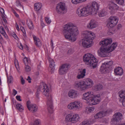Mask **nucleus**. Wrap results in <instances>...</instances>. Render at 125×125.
I'll list each match as a JSON object with an SVG mask.
<instances>
[{"label":"nucleus","instance_id":"bb28decb","mask_svg":"<svg viewBox=\"0 0 125 125\" xmlns=\"http://www.w3.org/2000/svg\"><path fill=\"white\" fill-rule=\"evenodd\" d=\"M103 88V86L101 84L98 83L95 85L93 87V89L95 91L101 90Z\"/></svg>","mask_w":125,"mask_h":125},{"label":"nucleus","instance_id":"a211bd4d","mask_svg":"<svg viewBox=\"0 0 125 125\" xmlns=\"http://www.w3.org/2000/svg\"><path fill=\"white\" fill-rule=\"evenodd\" d=\"M112 42V40L111 39H107L100 42V43L101 45L102 44V45L103 47L107 46L109 47Z\"/></svg>","mask_w":125,"mask_h":125},{"label":"nucleus","instance_id":"2eb2a0df","mask_svg":"<svg viewBox=\"0 0 125 125\" xmlns=\"http://www.w3.org/2000/svg\"><path fill=\"white\" fill-rule=\"evenodd\" d=\"M84 90L86 88L91 87L93 85L94 83L92 80L90 79H87L85 81H83Z\"/></svg>","mask_w":125,"mask_h":125},{"label":"nucleus","instance_id":"5701e85b","mask_svg":"<svg viewBox=\"0 0 125 125\" xmlns=\"http://www.w3.org/2000/svg\"><path fill=\"white\" fill-rule=\"evenodd\" d=\"M84 85L83 81L76 82L75 83V85L76 87L81 88L83 90H84Z\"/></svg>","mask_w":125,"mask_h":125},{"label":"nucleus","instance_id":"dca6fc26","mask_svg":"<svg viewBox=\"0 0 125 125\" xmlns=\"http://www.w3.org/2000/svg\"><path fill=\"white\" fill-rule=\"evenodd\" d=\"M112 121L115 123L118 122L122 118V115L121 113L120 112L115 113L113 115Z\"/></svg>","mask_w":125,"mask_h":125},{"label":"nucleus","instance_id":"f3484780","mask_svg":"<svg viewBox=\"0 0 125 125\" xmlns=\"http://www.w3.org/2000/svg\"><path fill=\"white\" fill-rule=\"evenodd\" d=\"M48 60L50 63V72L51 73H53V72L55 69L54 67L55 65V62L54 60L49 56L48 57Z\"/></svg>","mask_w":125,"mask_h":125},{"label":"nucleus","instance_id":"c03bdc74","mask_svg":"<svg viewBox=\"0 0 125 125\" xmlns=\"http://www.w3.org/2000/svg\"><path fill=\"white\" fill-rule=\"evenodd\" d=\"M45 20L46 22L48 24H49L51 22V21L49 18L46 17L45 18Z\"/></svg>","mask_w":125,"mask_h":125},{"label":"nucleus","instance_id":"69168bd1","mask_svg":"<svg viewBox=\"0 0 125 125\" xmlns=\"http://www.w3.org/2000/svg\"><path fill=\"white\" fill-rule=\"evenodd\" d=\"M14 14L16 17H19V16L18 15V14L15 12H14Z\"/></svg>","mask_w":125,"mask_h":125},{"label":"nucleus","instance_id":"6e6d98bb","mask_svg":"<svg viewBox=\"0 0 125 125\" xmlns=\"http://www.w3.org/2000/svg\"><path fill=\"white\" fill-rule=\"evenodd\" d=\"M39 124V122L38 120H36L34 122V125H38Z\"/></svg>","mask_w":125,"mask_h":125},{"label":"nucleus","instance_id":"09e8293b","mask_svg":"<svg viewBox=\"0 0 125 125\" xmlns=\"http://www.w3.org/2000/svg\"><path fill=\"white\" fill-rule=\"evenodd\" d=\"M20 29L22 31L23 33L25 34L26 32L24 30V29L23 27L21 26L20 27Z\"/></svg>","mask_w":125,"mask_h":125},{"label":"nucleus","instance_id":"1a4fd4ad","mask_svg":"<svg viewBox=\"0 0 125 125\" xmlns=\"http://www.w3.org/2000/svg\"><path fill=\"white\" fill-rule=\"evenodd\" d=\"M69 68V65L68 64H62L59 67V73L62 75L66 74Z\"/></svg>","mask_w":125,"mask_h":125},{"label":"nucleus","instance_id":"423d86ee","mask_svg":"<svg viewBox=\"0 0 125 125\" xmlns=\"http://www.w3.org/2000/svg\"><path fill=\"white\" fill-rule=\"evenodd\" d=\"M79 117L77 114H69L66 117L65 121L67 125L68 122L73 123H76L79 120Z\"/></svg>","mask_w":125,"mask_h":125},{"label":"nucleus","instance_id":"ddd939ff","mask_svg":"<svg viewBox=\"0 0 125 125\" xmlns=\"http://www.w3.org/2000/svg\"><path fill=\"white\" fill-rule=\"evenodd\" d=\"M94 97L93 93L91 92H88L85 93L83 94V99L88 101V102L90 104V101H91L92 98Z\"/></svg>","mask_w":125,"mask_h":125},{"label":"nucleus","instance_id":"7ed1b4c3","mask_svg":"<svg viewBox=\"0 0 125 125\" xmlns=\"http://www.w3.org/2000/svg\"><path fill=\"white\" fill-rule=\"evenodd\" d=\"M98 9L99 6L98 4L95 2H93L92 5L89 7L78 8L76 13L79 17L86 16L88 13L94 15L97 13Z\"/></svg>","mask_w":125,"mask_h":125},{"label":"nucleus","instance_id":"0eeeda50","mask_svg":"<svg viewBox=\"0 0 125 125\" xmlns=\"http://www.w3.org/2000/svg\"><path fill=\"white\" fill-rule=\"evenodd\" d=\"M82 106V103L80 101H76L69 104L68 106V107L70 110H79L81 109Z\"/></svg>","mask_w":125,"mask_h":125},{"label":"nucleus","instance_id":"338daca9","mask_svg":"<svg viewBox=\"0 0 125 125\" xmlns=\"http://www.w3.org/2000/svg\"><path fill=\"white\" fill-rule=\"evenodd\" d=\"M13 37L16 39V38H17V35L15 34L13 35Z\"/></svg>","mask_w":125,"mask_h":125},{"label":"nucleus","instance_id":"13d9d810","mask_svg":"<svg viewBox=\"0 0 125 125\" xmlns=\"http://www.w3.org/2000/svg\"><path fill=\"white\" fill-rule=\"evenodd\" d=\"M113 7H114L115 8V9H117L118 8V7L117 5L115 4H113Z\"/></svg>","mask_w":125,"mask_h":125},{"label":"nucleus","instance_id":"052dcab7","mask_svg":"<svg viewBox=\"0 0 125 125\" xmlns=\"http://www.w3.org/2000/svg\"><path fill=\"white\" fill-rule=\"evenodd\" d=\"M16 28L17 30L18 31H19V30L20 29H19V27L18 25L17 24V23H16Z\"/></svg>","mask_w":125,"mask_h":125},{"label":"nucleus","instance_id":"f257e3e1","mask_svg":"<svg viewBox=\"0 0 125 125\" xmlns=\"http://www.w3.org/2000/svg\"><path fill=\"white\" fill-rule=\"evenodd\" d=\"M42 85H40L37 90L36 96L39 98V94L41 91H43V94L47 97V109L49 113L52 114L54 112L52 96L50 93L49 88L47 85L42 82Z\"/></svg>","mask_w":125,"mask_h":125},{"label":"nucleus","instance_id":"a878e982","mask_svg":"<svg viewBox=\"0 0 125 125\" xmlns=\"http://www.w3.org/2000/svg\"><path fill=\"white\" fill-rule=\"evenodd\" d=\"M105 116L104 111H100L97 113L94 116L95 119H97L99 118H101Z\"/></svg>","mask_w":125,"mask_h":125},{"label":"nucleus","instance_id":"c85d7f7f","mask_svg":"<svg viewBox=\"0 0 125 125\" xmlns=\"http://www.w3.org/2000/svg\"><path fill=\"white\" fill-rule=\"evenodd\" d=\"M42 7V4L40 3H37L34 5V8L35 10L38 11Z\"/></svg>","mask_w":125,"mask_h":125},{"label":"nucleus","instance_id":"49530a36","mask_svg":"<svg viewBox=\"0 0 125 125\" xmlns=\"http://www.w3.org/2000/svg\"><path fill=\"white\" fill-rule=\"evenodd\" d=\"M21 83L23 85L25 83V81L23 79L22 77V76H21Z\"/></svg>","mask_w":125,"mask_h":125},{"label":"nucleus","instance_id":"6ab92c4d","mask_svg":"<svg viewBox=\"0 0 125 125\" xmlns=\"http://www.w3.org/2000/svg\"><path fill=\"white\" fill-rule=\"evenodd\" d=\"M68 95L71 98H75L78 96V94L76 91L72 90L69 92Z\"/></svg>","mask_w":125,"mask_h":125},{"label":"nucleus","instance_id":"864d4df0","mask_svg":"<svg viewBox=\"0 0 125 125\" xmlns=\"http://www.w3.org/2000/svg\"><path fill=\"white\" fill-rule=\"evenodd\" d=\"M122 105L124 106H125V98H123L122 102Z\"/></svg>","mask_w":125,"mask_h":125},{"label":"nucleus","instance_id":"0e129e2a","mask_svg":"<svg viewBox=\"0 0 125 125\" xmlns=\"http://www.w3.org/2000/svg\"><path fill=\"white\" fill-rule=\"evenodd\" d=\"M20 46L19 47V48L21 50H22L23 49V47L22 45H21V43H20Z\"/></svg>","mask_w":125,"mask_h":125},{"label":"nucleus","instance_id":"39448f33","mask_svg":"<svg viewBox=\"0 0 125 125\" xmlns=\"http://www.w3.org/2000/svg\"><path fill=\"white\" fill-rule=\"evenodd\" d=\"M83 58L84 62L87 63V64H89L93 69L96 67L98 61L92 54L88 53L85 54Z\"/></svg>","mask_w":125,"mask_h":125},{"label":"nucleus","instance_id":"4d7b16f0","mask_svg":"<svg viewBox=\"0 0 125 125\" xmlns=\"http://www.w3.org/2000/svg\"><path fill=\"white\" fill-rule=\"evenodd\" d=\"M109 8L110 10H115V8L114 7H113V6H110Z\"/></svg>","mask_w":125,"mask_h":125},{"label":"nucleus","instance_id":"8fccbe9b","mask_svg":"<svg viewBox=\"0 0 125 125\" xmlns=\"http://www.w3.org/2000/svg\"><path fill=\"white\" fill-rule=\"evenodd\" d=\"M13 93L12 94L14 95H15L17 93V91L13 89Z\"/></svg>","mask_w":125,"mask_h":125},{"label":"nucleus","instance_id":"e2e57ef3","mask_svg":"<svg viewBox=\"0 0 125 125\" xmlns=\"http://www.w3.org/2000/svg\"><path fill=\"white\" fill-rule=\"evenodd\" d=\"M2 18L5 23H7V21L6 20V19L4 17H2Z\"/></svg>","mask_w":125,"mask_h":125},{"label":"nucleus","instance_id":"a19ab883","mask_svg":"<svg viewBox=\"0 0 125 125\" xmlns=\"http://www.w3.org/2000/svg\"><path fill=\"white\" fill-rule=\"evenodd\" d=\"M23 61L25 65H28L29 61L27 58L25 57Z\"/></svg>","mask_w":125,"mask_h":125},{"label":"nucleus","instance_id":"ea45409f","mask_svg":"<svg viewBox=\"0 0 125 125\" xmlns=\"http://www.w3.org/2000/svg\"><path fill=\"white\" fill-rule=\"evenodd\" d=\"M105 115H106L111 114L112 112V110L111 109H108L104 111Z\"/></svg>","mask_w":125,"mask_h":125},{"label":"nucleus","instance_id":"c9c22d12","mask_svg":"<svg viewBox=\"0 0 125 125\" xmlns=\"http://www.w3.org/2000/svg\"><path fill=\"white\" fill-rule=\"evenodd\" d=\"M119 96L121 98H124L125 97V91L122 90L119 92Z\"/></svg>","mask_w":125,"mask_h":125},{"label":"nucleus","instance_id":"f8f14e48","mask_svg":"<svg viewBox=\"0 0 125 125\" xmlns=\"http://www.w3.org/2000/svg\"><path fill=\"white\" fill-rule=\"evenodd\" d=\"M27 105L29 110L32 113L36 112L37 109V106L35 104H31L30 101H28L27 102Z\"/></svg>","mask_w":125,"mask_h":125},{"label":"nucleus","instance_id":"603ef678","mask_svg":"<svg viewBox=\"0 0 125 125\" xmlns=\"http://www.w3.org/2000/svg\"><path fill=\"white\" fill-rule=\"evenodd\" d=\"M0 11L2 14H4V10L2 8H0Z\"/></svg>","mask_w":125,"mask_h":125},{"label":"nucleus","instance_id":"3c124183","mask_svg":"<svg viewBox=\"0 0 125 125\" xmlns=\"http://www.w3.org/2000/svg\"><path fill=\"white\" fill-rule=\"evenodd\" d=\"M31 79L30 78V76H28V78L27 79V80L28 81V82L29 83H31Z\"/></svg>","mask_w":125,"mask_h":125},{"label":"nucleus","instance_id":"de8ad7c7","mask_svg":"<svg viewBox=\"0 0 125 125\" xmlns=\"http://www.w3.org/2000/svg\"><path fill=\"white\" fill-rule=\"evenodd\" d=\"M16 98L17 100L21 101V96L19 95H17L16 96Z\"/></svg>","mask_w":125,"mask_h":125},{"label":"nucleus","instance_id":"4468645a","mask_svg":"<svg viewBox=\"0 0 125 125\" xmlns=\"http://www.w3.org/2000/svg\"><path fill=\"white\" fill-rule=\"evenodd\" d=\"M92 99L90 101V104L92 105H95L100 102L101 101L100 96L98 94L93 97Z\"/></svg>","mask_w":125,"mask_h":125},{"label":"nucleus","instance_id":"680f3d73","mask_svg":"<svg viewBox=\"0 0 125 125\" xmlns=\"http://www.w3.org/2000/svg\"><path fill=\"white\" fill-rule=\"evenodd\" d=\"M122 27V25H121L120 24H119L118 25V26L117 27V28L118 29H119L120 28H121Z\"/></svg>","mask_w":125,"mask_h":125},{"label":"nucleus","instance_id":"e433bc0d","mask_svg":"<svg viewBox=\"0 0 125 125\" xmlns=\"http://www.w3.org/2000/svg\"><path fill=\"white\" fill-rule=\"evenodd\" d=\"M106 12L104 10H103L99 12L98 15L100 17L104 16L106 15Z\"/></svg>","mask_w":125,"mask_h":125},{"label":"nucleus","instance_id":"9d476101","mask_svg":"<svg viewBox=\"0 0 125 125\" xmlns=\"http://www.w3.org/2000/svg\"><path fill=\"white\" fill-rule=\"evenodd\" d=\"M110 52L108 49L102 47L100 48L99 51H98V54L100 56L105 57L108 56Z\"/></svg>","mask_w":125,"mask_h":125},{"label":"nucleus","instance_id":"79ce46f5","mask_svg":"<svg viewBox=\"0 0 125 125\" xmlns=\"http://www.w3.org/2000/svg\"><path fill=\"white\" fill-rule=\"evenodd\" d=\"M90 123L88 120L84 121L81 123V125H89Z\"/></svg>","mask_w":125,"mask_h":125},{"label":"nucleus","instance_id":"4c0bfd02","mask_svg":"<svg viewBox=\"0 0 125 125\" xmlns=\"http://www.w3.org/2000/svg\"><path fill=\"white\" fill-rule=\"evenodd\" d=\"M14 63L18 72H19V64L17 60L15 59L14 61Z\"/></svg>","mask_w":125,"mask_h":125},{"label":"nucleus","instance_id":"58836bf2","mask_svg":"<svg viewBox=\"0 0 125 125\" xmlns=\"http://www.w3.org/2000/svg\"><path fill=\"white\" fill-rule=\"evenodd\" d=\"M0 32L3 35H5L6 32L2 26L0 27Z\"/></svg>","mask_w":125,"mask_h":125},{"label":"nucleus","instance_id":"aec40b11","mask_svg":"<svg viewBox=\"0 0 125 125\" xmlns=\"http://www.w3.org/2000/svg\"><path fill=\"white\" fill-rule=\"evenodd\" d=\"M110 70L105 64L103 63L100 67V71L102 73L105 74L108 73Z\"/></svg>","mask_w":125,"mask_h":125},{"label":"nucleus","instance_id":"a18cd8bd","mask_svg":"<svg viewBox=\"0 0 125 125\" xmlns=\"http://www.w3.org/2000/svg\"><path fill=\"white\" fill-rule=\"evenodd\" d=\"M117 3L120 5H122L124 3L123 0H116Z\"/></svg>","mask_w":125,"mask_h":125},{"label":"nucleus","instance_id":"bf43d9fd","mask_svg":"<svg viewBox=\"0 0 125 125\" xmlns=\"http://www.w3.org/2000/svg\"><path fill=\"white\" fill-rule=\"evenodd\" d=\"M51 47H52V49H53L54 48V47L53 46V41L52 40H51Z\"/></svg>","mask_w":125,"mask_h":125},{"label":"nucleus","instance_id":"cd10ccee","mask_svg":"<svg viewBox=\"0 0 125 125\" xmlns=\"http://www.w3.org/2000/svg\"><path fill=\"white\" fill-rule=\"evenodd\" d=\"M27 24L30 30H33L34 29L32 22L30 20H27Z\"/></svg>","mask_w":125,"mask_h":125},{"label":"nucleus","instance_id":"5fc2aeb1","mask_svg":"<svg viewBox=\"0 0 125 125\" xmlns=\"http://www.w3.org/2000/svg\"><path fill=\"white\" fill-rule=\"evenodd\" d=\"M16 3L17 6H19L21 5L19 1L17 0Z\"/></svg>","mask_w":125,"mask_h":125},{"label":"nucleus","instance_id":"c756f323","mask_svg":"<svg viewBox=\"0 0 125 125\" xmlns=\"http://www.w3.org/2000/svg\"><path fill=\"white\" fill-rule=\"evenodd\" d=\"M117 46V45L116 43H113L111 46L108 48V50L110 52L114 50Z\"/></svg>","mask_w":125,"mask_h":125},{"label":"nucleus","instance_id":"72a5a7b5","mask_svg":"<svg viewBox=\"0 0 125 125\" xmlns=\"http://www.w3.org/2000/svg\"><path fill=\"white\" fill-rule=\"evenodd\" d=\"M7 78V82L8 83H11L13 82V79L12 77L11 76H10L9 77L8 76V74L7 73H6Z\"/></svg>","mask_w":125,"mask_h":125},{"label":"nucleus","instance_id":"20e7f679","mask_svg":"<svg viewBox=\"0 0 125 125\" xmlns=\"http://www.w3.org/2000/svg\"><path fill=\"white\" fill-rule=\"evenodd\" d=\"M83 35L84 38L82 40V46L85 48L90 47L94 39V34L91 32L85 31L83 32Z\"/></svg>","mask_w":125,"mask_h":125},{"label":"nucleus","instance_id":"2f4dec72","mask_svg":"<svg viewBox=\"0 0 125 125\" xmlns=\"http://www.w3.org/2000/svg\"><path fill=\"white\" fill-rule=\"evenodd\" d=\"M94 109L95 108L94 107H87L86 109V112L87 113L91 112L94 111Z\"/></svg>","mask_w":125,"mask_h":125},{"label":"nucleus","instance_id":"b1692460","mask_svg":"<svg viewBox=\"0 0 125 125\" xmlns=\"http://www.w3.org/2000/svg\"><path fill=\"white\" fill-rule=\"evenodd\" d=\"M86 73V69H83L82 71H80L77 76L78 79H80L83 78L85 75Z\"/></svg>","mask_w":125,"mask_h":125},{"label":"nucleus","instance_id":"412c9836","mask_svg":"<svg viewBox=\"0 0 125 125\" xmlns=\"http://www.w3.org/2000/svg\"><path fill=\"white\" fill-rule=\"evenodd\" d=\"M33 36L35 43L36 46L38 47L41 46L42 43L39 39L34 35H33Z\"/></svg>","mask_w":125,"mask_h":125},{"label":"nucleus","instance_id":"9b49d317","mask_svg":"<svg viewBox=\"0 0 125 125\" xmlns=\"http://www.w3.org/2000/svg\"><path fill=\"white\" fill-rule=\"evenodd\" d=\"M118 21V20L116 17H111L109 18V21L107 24V25L110 28H112L116 25Z\"/></svg>","mask_w":125,"mask_h":125},{"label":"nucleus","instance_id":"774afa93","mask_svg":"<svg viewBox=\"0 0 125 125\" xmlns=\"http://www.w3.org/2000/svg\"><path fill=\"white\" fill-rule=\"evenodd\" d=\"M41 25L43 27L45 26V25L43 23V22H42L41 23Z\"/></svg>","mask_w":125,"mask_h":125},{"label":"nucleus","instance_id":"4be33fe9","mask_svg":"<svg viewBox=\"0 0 125 125\" xmlns=\"http://www.w3.org/2000/svg\"><path fill=\"white\" fill-rule=\"evenodd\" d=\"M97 26V24L93 20L91 21L87 25L88 28L90 29H92L96 27Z\"/></svg>","mask_w":125,"mask_h":125},{"label":"nucleus","instance_id":"7c9ffc66","mask_svg":"<svg viewBox=\"0 0 125 125\" xmlns=\"http://www.w3.org/2000/svg\"><path fill=\"white\" fill-rule=\"evenodd\" d=\"M105 64L106 67H107L109 68L111 70V66L113 64V61H110L107 62H105L104 63Z\"/></svg>","mask_w":125,"mask_h":125},{"label":"nucleus","instance_id":"37998d69","mask_svg":"<svg viewBox=\"0 0 125 125\" xmlns=\"http://www.w3.org/2000/svg\"><path fill=\"white\" fill-rule=\"evenodd\" d=\"M25 66L26 67L25 68V70L26 71L29 72L31 71V68L28 65Z\"/></svg>","mask_w":125,"mask_h":125},{"label":"nucleus","instance_id":"6e6552de","mask_svg":"<svg viewBox=\"0 0 125 125\" xmlns=\"http://www.w3.org/2000/svg\"><path fill=\"white\" fill-rule=\"evenodd\" d=\"M56 10L59 14H62L66 13L67 9L65 4L62 2L59 3L56 7Z\"/></svg>","mask_w":125,"mask_h":125},{"label":"nucleus","instance_id":"f03ea898","mask_svg":"<svg viewBox=\"0 0 125 125\" xmlns=\"http://www.w3.org/2000/svg\"><path fill=\"white\" fill-rule=\"evenodd\" d=\"M63 28V32L65 38L71 42L75 41L76 36L79 33L77 27L72 23H69L64 25Z\"/></svg>","mask_w":125,"mask_h":125},{"label":"nucleus","instance_id":"473e14b6","mask_svg":"<svg viewBox=\"0 0 125 125\" xmlns=\"http://www.w3.org/2000/svg\"><path fill=\"white\" fill-rule=\"evenodd\" d=\"M87 0H72V3L74 4H77L80 3L84 2Z\"/></svg>","mask_w":125,"mask_h":125},{"label":"nucleus","instance_id":"f704fd0d","mask_svg":"<svg viewBox=\"0 0 125 125\" xmlns=\"http://www.w3.org/2000/svg\"><path fill=\"white\" fill-rule=\"evenodd\" d=\"M22 107H23L22 105L20 104H16V108L17 109L21 112H22L23 110V109Z\"/></svg>","mask_w":125,"mask_h":125},{"label":"nucleus","instance_id":"393cba45","mask_svg":"<svg viewBox=\"0 0 125 125\" xmlns=\"http://www.w3.org/2000/svg\"><path fill=\"white\" fill-rule=\"evenodd\" d=\"M114 72L117 75H121L123 73L122 69L121 67H118L114 70Z\"/></svg>","mask_w":125,"mask_h":125}]
</instances>
